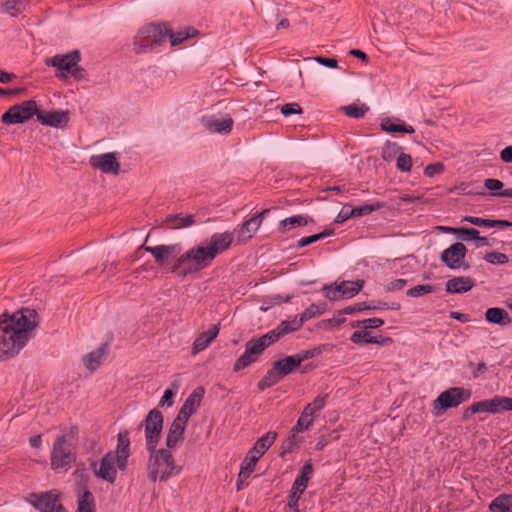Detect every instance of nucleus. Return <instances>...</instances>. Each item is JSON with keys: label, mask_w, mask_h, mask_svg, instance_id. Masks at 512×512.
<instances>
[{"label": "nucleus", "mask_w": 512, "mask_h": 512, "mask_svg": "<svg viewBox=\"0 0 512 512\" xmlns=\"http://www.w3.org/2000/svg\"><path fill=\"white\" fill-rule=\"evenodd\" d=\"M484 186L488 190L498 191L503 188L504 184L498 179L488 178L484 181Z\"/></svg>", "instance_id": "nucleus-63"}, {"label": "nucleus", "mask_w": 512, "mask_h": 512, "mask_svg": "<svg viewBox=\"0 0 512 512\" xmlns=\"http://www.w3.org/2000/svg\"><path fill=\"white\" fill-rule=\"evenodd\" d=\"M485 319L489 323L497 324L499 326H508L511 324V318L508 312L503 308L493 307L485 312Z\"/></svg>", "instance_id": "nucleus-28"}, {"label": "nucleus", "mask_w": 512, "mask_h": 512, "mask_svg": "<svg viewBox=\"0 0 512 512\" xmlns=\"http://www.w3.org/2000/svg\"><path fill=\"white\" fill-rule=\"evenodd\" d=\"M435 290L431 284L417 285L407 290L406 294L409 297H420L422 295L432 293Z\"/></svg>", "instance_id": "nucleus-52"}, {"label": "nucleus", "mask_w": 512, "mask_h": 512, "mask_svg": "<svg viewBox=\"0 0 512 512\" xmlns=\"http://www.w3.org/2000/svg\"><path fill=\"white\" fill-rule=\"evenodd\" d=\"M259 220L254 219L251 217L250 219L246 220L240 228L238 229V240L239 241H247L252 238L253 234L259 229Z\"/></svg>", "instance_id": "nucleus-37"}, {"label": "nucleus", "mask_w": 512, "mask_h": 512, "mask_svg": "<svg viewBox=\"0 0 512 512\" xmlns=\"http://www.w3.org/2000/svg\"><path fill=\"white\" fill-rule=\"evenodd\" d=\"M80 61V52L78 50H73L66 54H57L53 57L46 58L45 64L47 66L57 68L59 72H56L55 76L60 80H66L68 76L64 73V71L68 72L72 69L73 66L78 64Z\"/></svg>", "instance_id": "nucleus-12"}, {"label": "nucleus", "mask_w": 512, "mask_h": 512, "mask_svg": "<svg viewBox=\"0 0 512 512\" xmlns=\"http://www.w3.org/2000/svg\"><path fill=\"white\" fill-rule=\"evenodd\" d=\"M504 411H512V398L506 396H495L491 399L475 402L467 407L462 414V420L468 421L476 413L487 412L497 414Z\"/></svg>", "instance_id": "nucleus-7"}, {"label": "nucleus", "mask_w": 512, "mask_h": 512, "mask_svg": "<svg viewBox=\"0 0 512 512\" xmlns=\"http://www.w3.org/2000/svg\"><path fill=\"white\" fill-rule=\"evenodd\" d=\"M322 353V348L321 347H315L313 349H308V350H302L300 352H298L296 355L300 365L308 360V359H311L315 356H318Z\"/></svg>", "instance_id": "nucleus-56"}, {"label": "nucleus", "mask_w": 512, "mask_h": 512, "mask_svg": "<svg viewBox=\"0 0 512 512\" xmlns=\"http://www.w3.org/2000/svg\"><path fill=\"white\" fill-rule=\"evenodd\" d=\"M385 206L382 202H376L374 204H364L358 207H354L352 210V214L355 215V217L359 216H366L372 213L373 211L379 210Z\"/></svg>", "instance_id": "nucleus-48"}, {"label": "nucleus", "mask_w": 512, "mask_h": 512, "mask_svg": "<svg viewBox=\"0 0 512 512\" xmlns=\"http://www.w3.org/2000/svg\"><path fill=\"white\" fill-rule=\"evenodd\" d=\"M326 311V304L323 303L322 309H319V305L317 304H311L308 308H306L301 314H300V321L302 324H304L306 321L316 317L317 315H321Z\"/></svg>", "instance_id": "nucleus-46"}, {"label": "nucleus", "mask_w": 512, "mask_h": 512, "mask_svg": "<svg viewBox=\"0 0 512 512\" xmlns=\"http://www.w3.org/2000/svg\"><path fill=\"white\" fill-rule=\"evenodd\" d=\"M142 248L155 258V261L158 265H163L169 256H177L182 251L180 244L157 246L143 245Z\"/></svg>", "instance_id": "nucleus-20"}, {"label": "nucleus", "mask_w": 512, "mask_h": 512, "mask_svg": "<svg viewBox=\"0 0 512 512\" xmlns=\"http://www.w3.org/2000/svg\"><path fill=\"white\" fill-rule=\"evenodd\" d=\"M68 73L78 81L86 79L87 76L85 69L78 64L73 66L72 69L68 71Z\"/></svg>", "instance_id": "nucleus-62"}, {"label": "nucleus", "mask_w": 512, "mask_h": 512, "mask_svg": "<svg viewBox=\"0 0 512 512\" xmlns=\"http://www.w3.org/2000/svg\"><path fill=\"white\" fill-rule=\"evenodd\" d=\"M303 326L302 322L299 318L294 317L291 320L282 321L277 327L280 330L281 334L285 336L288 333L299 330Z\"/></svg>", "instance_id": "nucleus-45"}, {"label": "nucleus", "mask_w": 512, "mask_h": 512, "mask_svg": "<svg viewBox=\"0 0 512 512\" xmlns=\"http://www.w3.org/2000/svg\"><path fill=\"white\" fill-rule=\"evenodd\" d=\"M396 167L402 172H408L412 167V157L409 154L400 153L396 160Z\"/></svg>", "instance_id": "nucleus-54"}, {"label": "nucleus", "mask_w": 512, "mask_h": 512, "mask_svg": "<svg viewBox=\"0 0 512 512\" xmlns=\"http://www.w3.org/2000/svg\"><path fill=\"white\" fill-rule=\"evenodd\" d=\"M149 458L147 461V476L152 482L158 479L166 482L170 477L178 475L181 467L175 464L172 452L169 449H147Z\"/></svg>", "instance_id": "nucleus-3"}, {"label": "nucleus", "mask_w": 512, "mask_h": 512, "mask_svg": "<svg viewBox=\"0 0 512 512\" xmlns=\"http://www.w3.org/2000/svg\"><path fill=\"white\" fill-rule=\"evenodd\" d=\"M281 113L287 117V116H290L293 114H302L303 110L298 103L293 102V103L284 104L281 107Z\"/></svg>", "instance_id": "nucleus-57"}, {"label": "nucleus", "mask_w": 512, "mask_h": 512, "mask_svg": "<svg viewBox=\"0 0 512 512\" xmlns=\"http://www.w3.org/2000/svg\"><path fill=\"white\" fill-rule=\"evenodd\" d=\"M257 458L255 456H247L243 460L240 468V472L238 474L237 479V491L242 489L243 482L248 479L251 475V473L254 471L256 464H257Z\"/></svg>", "instance_id": "nucleus-32"}, {"label": "nucleus", "mask_w": 512, "mask_h": 512, "mask_svg": "<svg viewBox=\"0 0 512 512\" xmlns=\"http://www.w3.org/2000/svg\"><path fill=\"white\" fill-rule=\"evenodd\" d=\"M283 377L279 374L278 370H275L274 365L269 369L263 378L258 382V389L263 391L277 384Z\"/></svg>", "instance_id": "nucleus-39"}, {"label": "nucleus", "mask_w": 512, "mask_h": 512, "mask_svg": "<svg viewBox=\"0 0 512 512\" xmlns=\"http://www.w3.org/2000/svg\"><path fill=\"white\" fill-rule=\"evenodd\" d=\"M191 28H188L186 31H179L177 33L172 32V30L169 28V34L167 39L170 40V43L172 46H176L180 43H182L184 40L190 38L193 36V33H191Z\"/></svg>", "instance_id": "nucleus-51"}, {"label": "nucleus", "mask_w": 512, "mask_h": 512, "mask_svg": "<svg viewBox=\"0 0 512 512\" xmlns=\"http://www.w3.org/2000/svg\"><path fill=\"white\" fill-rule=\"evenodd\" d=\"M78 434V428L72 426L68 431L57 436L51 451V468L57 473L68 471L76 461L77 454L73 440Z\"/></svg>", "instance_id": "nucleus-2"}, {"label": "nucleus", "mask_w": 512, "mask_h": 512, "mask_svg": "<svg viewBox=\"0 0 512 512\" xmlns=\"http://www.w3.org/2000/svg\"><path fill=\"white\" fill-rule=\"evenodd\" d=\"M443 171H444V165L441 162L429 164L424 169V173L428 177H433L437 174L442 173Z\"/></svg>", "instance_id": "nucleus-58"}, {"label": "nucleus", "mask_w": 512, "mask_h": 512, "mask_svg": "<svg viewBox=\"0 0 512 512\" xmlns=\"http://www.w3.org/2000/svg\"><path fill=\"white\" fill-rule=\"evenodd\" d=\"M334 233L333 229H326L320 233L313 234L307 237H303L300 240H298L296 247L297 248H303L310 244H313L319 240H322L328 236H331Z\"/></svg>", "instance_id": "nucleus-43"}, {"label": "nucleus", "mask_w": 512, "mask_h": 512, "mask_svg": "<svg viewBox=\"0 0 512 512\" xmlns=\"http://www.w3.org/2000/svg\"><path fill=\"white\" fill-rule=\"evenodd\" d=\"M273 365L275 370H278L279 374L284 378L295 371L300 366V363L294 354L273 362Z\"/></svg>", "instance_id": "nucleus-31"}, {"label": "nucleus", "mask_w": 512, "mask_h": 512, "mask_svg": "<svg viewBox=\"0 0 512 512\" xmlns=\"http://www.w3.org/2000/svg\"><path fill=\"white\" fill-rule=\"evenodd\" d=\"M96 462H92L91 466L94 469L95 475L109 483H114L117 476L115 468V454L113 452L106 453L101 459L100 468L96 469Z\"/></svg>", "instance_id": "nucleus-17"}, {"label": "nucleus", "mask_w": 512, "mask_h": 512, "mask_svg": "<svg viewBox=\"0 0 512 512\" xmlns=\"http://www.w3.org/2000/svg\"><path fill=\"white\" fill-rule=\"evenodd\" d=\"M313 474V464L308 460L301 468L300 474L296 477L290 494L288 496V507L292 512H300L299 500L308 486V482Z\"/></svg>", "instance_id": "nucleus-8"}, {"label": "nucleus", "mask_w": 512, "mask_h": 512, "mask_svg": "<svg viewBox=\"0 0 512 512\" xmlns=\"http://www.w3.org/2000/svg\"><path fill=\"white\" fill-rule=\"evenodd\" d=\"M462 222H468L470 224H473L475 226L479 227H499V228H507L512 227V222L508 220H493V219H484L480 217H474V216H465L462 218Z\"/></svg>", "instance_id": "nucleus-30"}, {"label": "nucleus", "mask_w": 512, "mask_h": 512, "mask_svg": "<svg viewBox=\"0 0 512 512\" xmlns=\"http://www.w3.org/2000/svg\"><path fill=\"white\" fill-rule=\"evenodd\" d=\"M484 260L490 264L503 265L509 262V257L505 253L491 251L485 254Z\"/></svg>", "instance_id": "nucleus-50"}, {"label": "nucleus", "mask_w": 512, "mask_h": 512, "mask_svg": "<svg viewBox=\"0 0 512 512\" xmlns=\"http://www.w3.org/2000/svg\"><path fill=\"white\" fill-rule=\"evenodd\" d=\"M307 411L308 409L303 410L296 425L293 426V428L291 429L292 432L299 433L309 429V427L313 423V419L310 415L307 414Z\"/></svg>", "instance_id": "nucleus-47"}, {"label": "nucleus", "mask_w": 512, "mask_h": 512, "mask_svg": "<svg viewBox=\"0 0 512 512\" xmlns=\"http://www.w3.org/2000/svg\"><path fill=\"white\" fill-rule=\"evenodd\" d=\"M233 242V234L231 232L214 233L209 240L205 241L204 248L213 261L218 254L223 253L230 248Z\"/></svg>", "instance_id": "nucleus-14"}, {"label": "nucleus", "mask_w": 512, "mask_h": 512, "mask_svg": "<svg viewBox=\"0 0 512 512\" xmlns=\"http://www.w3.org/2000/svg\"><path fill=\"white\" fill-rule=\"evenodd\" d=\"M439 230L458 234L460 235V238L462 241H476V238L478 237L479 231L475 228H469V227H445V226H439Z\"/></svg>", "instance_id": "nucleus-35"}, {"label": "nucleus", "mask_w": 512, "mask_h": 512, "mask_svg": "<svg viewBox=\"0 0 512 512\" xmlns=\"http://www.w3.org/2000/svg\"><path fill=\"white\" fill-rule=\"evenodd\" d=\"M116 454L130 455V439L127 430L121 431L117 435Z\"/></svg>", "instance_id": "nucleus-44"}, {"label": "nucleus", "mask_w": 512, "mask_h": 512, "mask_svg": "<svg viewBox=\"0 0 512 512\" xmlns=\"http://www.w3.org/2000/svg\"><path fill=\"white\" fill-rule=\"evenodd\" d=\"M39 325V315L35 309L21 308L13 313L0 315V360L15 357L34 336Z\"/></svg>", "instance_id": "nucleus-1"}, {"label": "nucleus", "mask_w": 512, "mask_h": 512, "mask_svg": "<svg viewBox=\"0 0 512 512\" xmlns=\"http://www.w3.org/2000/svg\"><path fill=\"white\" fill-rule=\"evenodd\" d=\"M107 348V344H102L99 348L84 357L83 362L88 370L93 372L100 366L102 357L105 355Z\"/></svg>", "instance_id": "nucleus-33"}, {"label": "nucleus", "mask_w": 512, "mask_h": 512, "mask_svg": "<svg viewBox=\"0 0 512 512\" xmlns=\"http://www.w3.org/2000/svg\"><path fill=\"white\" fill-rule=\"evenodd\" d=\"M363 310H367V303L366 302H359V303H355L354 305L347 306L344 309L339 310L338 314L339 315H342V314H353V313L360 312V311H363Z\"/></svg>", "instance_id": "nucleus-59"}, {"label": "nucleus", "mask_w": 512, "mask_h": 512, "mask_svg": "<svg viewBox=\"0 0 512 512\" xmlns=\"http://www.w3.org/2000/svg\"><path fill=\"white\" fill-rule=\"evenodd\" d=\"M309 223V218L303 215H295L281 220L278 224V231L282 234L286 233L289 229L306 226Z\"/></svg>", "instance_id": "nucleus-34"}, {"label": "nucleus", "mask_w": 512, "mask_h": 512, "mask_svg": "<svg viewBox=\"0 0 512 512\" xmlns=\"http://www.w3.org/2000/svg\"><path fill=\"white\" fill-rule=\"evenodd\" d=\"M491 512H512V494H501L490 504Z\"/></svg>", "instance_id": "nucleus-38"}, {"label": "nucleus", "mask_w": 512, "mask_h": 512, "mask_svg": "<svg viewBox=\"0 0 512 512\" xmlns=\"http://www.w3.org/2000/svg\"><path fill=\"white\" fill-rule=\"evenodd\" d=\"M169 28L165 23L148 24L142 27L134 39V52L140 54L147 49L154 50L167 41Z\"/></svg>", "instance_id": "nucleus-5"}, {"label": "nucleus", "mask_w": 512, "mask_h": 512, "mask_svg": "<svg viewBox=\"0 0 512 512\" xmlns=\"http://www.w3.org/2000/svg\"><path fill=\"white\" fill-rule=\"evenodd\" d=\"M36 117L42 125L63 129L68 125L70 120V113L68 110H53L44 112L38 109Z\"/></svg>", "instance_id": "nucleus-15"}, {"label": "nucleus", "mask_w": 512, "mask_h": 512, "mask_svg": "<svg viewBox=\"0 0 512 512\" xmlns=\"http://www.w3.org/2000/svg\"><path fill=\"white\" fill-rule=\"evenodd\" d=\"M467 251L462 242H455L441 253L440 260L450 269L467 270L470 268V264L465 262Z\"/></svg>", "instance_id": "nucleus-13"}, {"label": "nucleus", "mask_w": 512, "mask_h": 512, "mask_svg": "<svg viewBox=\"0 0 512 512\" xmlns=\"http://www.w3.org/2000/svg\"><path fill=\"white\" fill-rule=\"evenodd\" d=\"M205 389L203 386L196 387L192 393L185 399L182 407L180 408L176 417L188 422L191 415H193L197 408L200 406L204 397Z\"/></svg>", "instance_id": "nucleus-16"}, {"label": "nucleus", "mask_w": 512, "mask_h": 512, "mask_svg": "<svg viewBox=\"0 0 512 512\" xmlns=\"http://www.w3.org/2000/svg\"><path fill=\"white\" fill-rule=\"evenodd\" d=\"M400 149L401 147L397 143L387 141L382 148V158L387 162H391L395 159Z\"/></svg>", "instance_id": "nucleus-49"}, {"label": "nucleus", "mask_w": 512, "mask_h": 512, "mask_svg": "<svg viewBox=\"0 0 512 512\" xmlns=\"http://www.w3.org/2000/svg\"><path fill=\"white\" fill-rule=\"evenodd\" d=\"M77 512H95V500L90 491L85 490L79 496Z\"/></svg>", "instance_id": "nucleus-40"}, {"label": "nucleus", "mask_w": 512, "mask_h": 512, "mask_svg": "<svg viewBox=\"0 0 512 512\" xmlns=\"http://www.w3.org/2000/svg\"><path fill=\"white\" fill-rule=\"evenodd\" d=\"M364 280L359 279L356 281H342L340 284L325 285L323 291L325 297L331 301H336L341 298H350L357 295L364 286Z\"/></svg>", "instance_id": "nucleus-11"}, {"label": "nucleus", "mask_w": 512, "mask_h": 512, "mask_svg": "<svg viewBox=\"0 0 512 512\" xmlns=\"http://www.w3.org/2000/svg\"><path fill=\"white\" fill-rule=\"evenodd\" d=\"M301 439L297 437V433L292 432V430L289 432L288 437L286 440L282 443L280 447L279 456L285 457L287 453L293 452V450L299 446L301 443Z\"/></svg>", "instance_id": "nucleus-42"}, {"label": "nucleus", "mask_w": 512, "mask_h": 512, "mask_svg": "<svg viewBox=\"0 0 512 512\" xmlns=\"http://www.w3.org/2000/svg\"><path fill=\"white\" fill-rule=\"evenodd\" d=\"M380 127L383 131L390 133L401 132L412 134L415 132L412 126L406 125L398 118H385L381 121Z\"/></svg>", "instance_id": "nucleus-27"}, {"label": "nucleus", "mask_w": 512, "mask_h": 512, "mask_svg": "<svg viewBox=\"0 0 512 512\" xmlns=\"http://www.w3.org/2000/svg\"><path fill=\"white\" fill-rule=\"evenodd\" d=\"M187 422L179 417L173 420L166 437V446L168 449H173L177 446L178 442L183 439Z\"/></svg>", "instance_id": "nucleus-24"}, {"label": "nucleus", "mask_w": 512, "mask_h": 512, "mask_svg": "<svg viewBox=\"0 0 512 512\" xmlns=\"http://www.w3.org/2000/svg\"><path fill=\"white\" fill-rule=\"evenodd\" d=\"M360 323L362 324V328L364 329H375L384 325V320L381 318L374 317L361 320Z\"/></svg>", "instance_id": "nucleus-60"}, {"label": "nucleus", "mask_w": 512, "mask_h": 512, "mask_svg": "<svg viewBox=\"0 0 512 512\" xmlns=\"http://www.w3.org/2000/svg\"><path fill=\"white\" fill-rule=\"evenodd\" d=\"M145 428L146 449H153L157 447L163 429V415L157 409H152L148 412L140 427Z\"/></svg>", "instance_id": "nucleus-9"}, {"label": "nucleus", "mask_w": 512, "mask_h": 512, "mask_svg": "<svg viewBox=\"0 0 512 512\" xmlns=\"http://www.w3.org/2000/svg\"><path fill=\"white\" fill-rule=\"evenodd\" d=\"M283 335L281 334L278 327L275 329L269 331L268 333L264 334L258 339H251L254 344L257 346V348L260 349V351L263 353V351L269 347L271 344L278 341Z\"/></svg>", "instance_id": "nucleus-36"}, {"label": "nucleus", "mask_w": 512, "mask_h": 512, "mask_svg": "<svg viewBox=\"0 0 512 512\" xmlns=\"http://www.w3.org/2000/svg\"><path fill=\"white\" fill-rule=\"evenodd\" d=\"M406 284H407L406 279H402V278L396 279L387 285L386 290L389 292L398 291V290L403 289L406 286Z\"/></svg>", "instance_id": "nucleus-64"}, {"label": "nucleus", "mask_w": 512, "mask_h": 512, "mask_svg": "<svg viewBox=\"0 0 512 512\" xmlns=\"http://www.w3.org/2000/svg\"><path fill=\"white\" fill-rule=\"evenodd\" d=\"M28 0H5L3 6L12 15H16L21 12V7L24 6Z\"/></svg>", "instance_id": "nucleus-55"}, {"label": "nucleus", "mask_w": 512, "mask_h": 512, "mask_svg": "<svg viewBox=\"0 0 512 512\" xmlns=\"http://www.w3.org/2000/svg\"><path fill=\"white\" fill-rule=\"evenodd\" d=\"M370 336V333L367 331H355L352 333L350 340L355 344H368L367 340Z\"/></svg>", "instance_id": "nucleus-61"}, {"label": "nucleus", "mask_w": 512, "mask_h": 512, "mask_svg": "<svg viewBox=\"0 0 512 512\" xmlns=\"http://www.w3.org/2000/svg\"><path fill=\"white\" fill-rule=\"evenodd\" d=\"M90 164L104 173L119 174L120 164L114 153L95 155L90 158Z\"/></svg>", "instance_id": "nucleus-19"}, {"label": "nucleus", "mask_w": 512, "mask_h": 512, "mask_svg": "<svg viewBox=\"0 0 512 512\" xmlns=\"http://www.w3.org/2000/svg\"><path fill=\"white\" fill-rule=\"evenodd\" d=\"M341 110L348 117L359 119V118H363L365 116V114L369 111V107L365 103H362V104L353 103L350 105L342 106Z\"/></svg>", "instance_id": "nucleus-41"}, {"label": "nucleus", "mask_w": 512, "mask_h": 512, "mask_svg": "<svg viewBox=\"0 0 512 512\" xmlns=\"http://www.w3.org/2000/svg\"><path fill=\"white\" fill-rule=\"evenodd\" d=\"M277 438L275 431H269L260 437L249 450L247 456H255L257 461L266 453V451L273 445Z\"/></svg>", "instance_id": "nucleus-25"}, {"label": "nucleus", "mask_w": 512, "mask_h": 512, "mask_svg": "<svg viewBox=\"0 0 512 512\" xmlns=\"http://www.w3.org/2000/svg\"><path fill=\"white\" fill-rule=\"evenodd\" d=\"M474 286L475 282L470 277H453L446 282L445 291L449 294H462L470 291Z\"/></svg>", "instance_id": "nucleus-23"}, {"label": "nucleus", "mask_w": 512, "mask_h": 512, "mask_svg": "<svg viewBox=\"0 0 512 512\" xmlns=\"http://www.w3.org/2000/svg\"><path fill=\"white\" fill-rule=\"evenodd\" d=\"M38 112L36 101L27 100L11 106L1 117L4 124H18L29 120Z\"/></svg>", "instance_id": "nucleus-10"}, {"label": "nucleus", "mask_w": 512, "mask_h": 512, "mask_svg": "<svg viewBox=\"0 0 512 512\" xmlns=\"http://www.w3.org/2000/svg\"><path fill=\"white\" fill-rule=\"evenodd\" d=\"M219 333V326L213 325L209 328L208 331L202 332L195 339L192 347V354L196 355L200 351L206 349L209 344L217 337Z\"/></svg>", "instance_id": "nucleus-26"}, {"label": "nucleus", "mask_w": 512, "mask_h": 512, "mask_svg": "<svg viewBox=\"0 0 512 512\" xmlns=\"http://www.w3.org/2000/svg\"><path fill=\"white\" fill-rule=\"evenodd\" d=\"M203 126L211 133L227 135L232 131L234 121L230 115L224 118L216 116L204 117L202 119Z\"/></svg>", "instance_id": "nucleus-18"}, {"label": "nucleus", "mask_w": 512, "mask_h": 512, "mask_svg": "<svg viewBox=\"0 0 512 512\" xmlns=\"http://www.w3.org/2000/svg\"><path fill=\"white\" fill-rule=\"evenodd\" d=\"M211 263L204 246H197L182 253L171 267V272L185 277L207 268Z\"/></svg>", "instance_id": "nucleus-4"}, {"label": "nucleus", "mask_w": 512, "mask_h": 512, "mask_svg": "<svg viewBox=\"0 0 512 512\" xmlns=\"http://www.w3.org/2000/svg\"><path fill=\"white\" fill-rule=\"evenodd\" d=\"M262 354L259 348L252 340H249L245 346V352L236 360L233 371L239 372L242 369L250 366L257 361V358Z\"/></svg>", "instance_id": "nucleus-22"}, {"label": "nucleus", "mask_w": 512, "mask_h": 512, "mask_svg": "<svg viewBox=\"0 0 512 512\" xmlns=\"http://www.w3.org/2000/svg\"><path fill=\"white\" fill-rule=\"evenodd\" d=\"M31 498H34L31 502L32 505L40 512H57L59 505L58 495L52 491L41 494L33 493Z\"/></svg>", "instance_id": "nucleus-21"}, {"label": "nucleus", "mask_w": 512, "mask_h": 512, "mask_svg": "<svg viewBox=\"0 0 512 512\" xmlns=\"http://www.w3.org/2000/svg\"><path fill=\"white\" fill-rule=\"evenodd\" d=\"M471 391L463 387H450L439 394L432 402V413L435 416L442 415L446 410L455 408L461 403L468 401Z\"/></svg>", "instance_id": "nucleus-6"}, {"label": "nucleus", "mask_w": 512, "mask_h": 512, "mask_svg": "<svg viewBox=\"0 0 512 512\" xmlns=\"http://www.w3.org/2000/svg\"><path fill=\"white\" fill-rule=\"evenodd\" d=\"M326 397H327V395H324V396L319 395L314 399V401L312 403L307 404L304 408V409H308L307 414L312 417L317 411H320L321 409H323L325 406Z\"/></svg>", "instance_id": "nucleus-53"}, {"label": "nucleus", "mask_w": 512, "mask_h": 512, "mask_svg": "<svg viewBox=\"0 0 512 512\" xmlns=\"http://www.w3.org/2000/svg\"><path fill=\"white\" fill-rule=\"evenodd\" d=\"M164 222L169 224L171 229H180L194 225L196 220L194 215L179 213L167 215Z\"/></svg>", "instance_id": "nucleus-29"}]
</instances>
